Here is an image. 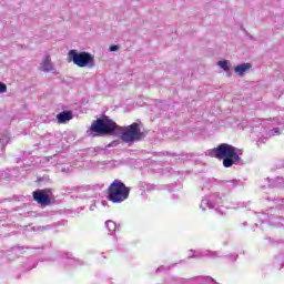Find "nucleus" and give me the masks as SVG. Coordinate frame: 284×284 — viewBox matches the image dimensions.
<instances>
[{"label":"nucleus","mask_w":284,"mask_h":284,"mask_svg":"<svg viewBox=\"0 0 284 284\" xmlns=\"http://www.w3.org/2000/svg\"><path fill=\"white\" fill-rule=\"evenodd\" d=\"M12 250H13V251H14V250H23V246H16V247H13Z\"/></svg>","instance_id":"obj_38"},{"label":"nucleus","mask_w":284,"mask_h":284,"mask_svg":"<svg viewBox=\"0 0 284 284\" xmlns=\"http://www.w3.org/2000/svg\"><path fill=\"white\" fill-rule=\"evenodd\" d=\"M221 205H223V196L220 193H212L207 197L202 199L200 207L202 212H205V210H215V212H219Z\"/></svg>","instance_id":"obj_6"},{"label":"nucleus","mask_w":284,"mask_h":284,"mask_svg":"<svg viewBox=\"0 0 284 284\" xmlns=\"http://www.w3.org/2000/svg\"><path fill=\"white\" fill-rule=\"evenodd\" d=\"M45 181V178H38V183H43Z\"/></svg>","instance_id":"obj_37"},{"label":"nucleus","mask_w":284,"mask_h":284,"mask_svg":"<svg viewBox=\"0 0 284 284\" xmlns=\"http://www.w3.org/2000/svg\"><path fill=\"white\" fill-rule=\"evenodd\" d=\"M119 145V141H112L108 145L104 146V150H109V148H116Z\"/></svg>","instance_id":"obj_29"},{"label":"nucleus","mask_w":284,"mask_h":284,"mask_svg":"<svg viewBox=\"0 0 284 284\" xmlns=\"http://www.w3.org/2000/svg\"><path fill=\"white\" fill-rule=\"evenodd\" d=\"M3 176V171H0V178Z\"/></svg>","instance_id":"obj_43"},{"label":"nucleus","mask_w":284,"mask_h":284,"mask_svg":"<svg viewBox=\"0 0 284 284\" xmlns=\"http://www.w3.org/2000/svg\"><path fill=\"white\" fill-rule=\"evenodd\" d=\"M190 254L192 255H189V258H203V256H207L206 251L201 252V251L191 250Z\"/></svg>","instance_id":"obj_17"},{"label":"nucleus","mask_w":284,"mask_h":284,"mask_svg":"<svg viewBox=\"0 0 284 284\" xmlns=\"http://www.w3.org/2000/svg\"><path fill=\"white\" fill-rule=\"evenodd\" d=\"M244 225H247V222H244Z\"/></svg>","instance_id":"obj_45"},{"label":"nucleus","mask_w":284,"mask_h":284,"mask_svg":"<svg viewBox=\"0 0 284 284\" xmlns=\"http://www.w3.org/2000/svg\"><path fill=\"white\" fill-rule=\"evenodd\" d=\"M268 223H271V225H281V223H284V216L270 217Z\"/></svg>","instance_id":"obj_21"},{"label":"nucleus","mask_w":284,"mask_h":284,"mask_svg":"<svg viewBox=\"0 0 284 284\" xmlns=\"http://www.w3.org/2000/svg\"><path fill=\"white\" fill-rule=\"evenodd\" d=\"M40 70L41 72H51L52 74H59V71L54 67V63H52V59L50 55H44L42 59V62L40 63Z\"/></svg>","instance_id":"obj_9"},{"label":"nucleus","mask_w":284,"mask_h":284,"mask_svg":"<svg viewBox=\"0 0 284 284\" xmlns=\"http://www.w3.org/2000/svg\"><path fill=\"white\" fill-rule=\"evenodd\" d=\"M36 250H45V246H41V247H36Z\"/></svg>","instance_id":"obj_40"},{"label":"nucleus","mask_w":284,"mask_h":284,"mask_svg":"<svg viewBox=\"0 0 284 284\" xmlns=\"http://www.w3.org/2000/svg\"><path fill=\"white\" fill-rule=\"evenodd\" d=\"M22 267L26 270V272H30V270L37 267V264L24 263Z\"/></svg>","instance_id":"obj_27"},{"label":"nucleus","mask_w":284,"mask_h":284,"mask_svg":"<svg viewBox=\"0 0 284 284\" xmlns=\"http://www.w3.org/2000/svg\"><path fill=\"white\" fill-rule=\"evenodd\" d=\"M4 92H8V85L0 81V94H4Z\"/></svg>","instance_id":"obj_28"},{"label":"nucleus","mask_w":284,"mask_h":284,"mask_svg":"<svg viewBox=\"0 0 284 284\" xmlns=\"http://www.w3.org/2000/svg\"><path fill=\"white\" fill-rule=\"evenodd\" d=\"M273 202L275 203L276 210H278V212L284 211V199L277 197V199H274Z\"/></svg>","instance_id":"obj_20"},{"label":"nucleus","mask_w":284,"mask_h":284,"mask_svg":"<svg viewBox=\"0 0 284 284\" xmlns=\"http://www.w3.org/2000/svg\"><path fill=\"white\" fill-rule=\"evenodd\" d=\"M265 239H266V241H268V243L274 244V240H272V237L266 236Z\"/></svg>","instance_id":"obj_36"},{"label":"nucleus","mask_w":284,"mask_h":284,"mask_svg":"<svg viewBox=\"0 0 284 284\" xmlns=\"http://www.w3.org/2000/svg\"><path fill=\"white\" fill-rule=\"evenodd\" d=\"M151 190H154V185L146 184V192H151Z\"/></svg>","instance_id":"obj_34"},{"label":"nucleus","mask_w":284,"mask_h":284,"mask_svg":"<svg viewBox=\"0 0 284 284\" xmlns=\"http://www.w3.org/2000/svg\"><path fill=\"white\" fill-rule=\"evenodd\" d=\"M102 205H108V202L103 201V202H102Z\"/></svg>","instance_id":"obj_42"},{"label":"nucleus","mask_w":284,"mask_h":284,"mask_svg":"<svg viewBox=\"0 0 284 284\" xmlns=\"http://www.w3.org/2000/svg\"><path fill=\"white\" fill-rule=\"evenodd\" d=\"M57 163L54 164L58 172H62L64 174H68L70 172H72V165L68 164V159L61 156V155H58V156H54Z\"/></svg>","instance_id":"obj_10"},{"label":"nucleus","mask_w":284,"mask_h":284,"mask_svg":"<svg viewBox=\"0 0 284 284\" xmlns=\"http://www.w3.org/2000/svg\"><path fill=\"white\" fill-rule=\"evenodd\" d=\"M130 186L121 180H114L108 187V201L111 203H123L130 199Z\"/></svg>","instance_id":"obj_3"},{"label":"nucleus","mask_w":284,"mask_h":284,"mask_svg":"<svg viewBox=\"0 0 284 284\" xmlns=\"http://www.w3.org/2000/svg\"><path fill=\"white\" fill-rule=\"evenodd\" d=\"M186 281L183 277H172L171 278V284H185Z\"/></svg>","instance_id":"obj_26"},{"label":"nucleus","mask_w":284,"mask_h":284,"mask_svg":"<svg viewBox=\"0 0 284 284\" xmlns=\"http://www.w3.org/2000/svg\"><path fill=\"white\" fill-rule=\"evenodd\" d=\"M281 135V129L274 128L268 130V136H278Z\"/></svg>","instance_id":"obj_25"},{"label":"nucleus","mask_w":284,"mask_h":284,"mask_svg":"<svg viewBox=\"0 0 284 284\" xmlns=\"http://www.w3.org/2000/svg\"><path fill=\"white\" fill-rule=\"evenodd\" d=\"M222 184L229 190H234V187H239L241 185V180H224Z\"/></svg>","instance_id":"obj_15"},{"label":"nucleus","mask_w":284,"mask_h":284,"mask_svg":"<svg viewBox=\"0 0 284 284\" xmlns=\"http://www.w3.org/2000/svg\"><path fill=\"white\" fill-rule=\"evenodd\" d=\"M209 156L223 161L224 168H232V165H245L242 160L243 150L229 143H221L216 148L207 151Z\"/></svg>","instance_id":"obj_1"},{"label":"nucleus","mask_w":284,"mask_h":284,"mask_svg":"<svg viewBox=\"0 0 284 284\" xmlns=\"http://www.w3.org/2000/svg\"><path fill=\"white\" fill-rule=\"evenodd\" d=\"M270 216V213L265 214V213H262L261 216H260V220L262 223H265V221H267Z\"/></svg>","instance_id":"obj_31"},{"label":"nucleus","mask_w":284,"mask_h":284,"mask_svg":"<svg viewBox=\"0 0 284 284\" xmlns=\"http://www.w3.org/2000/svg\"><path fill=\"white\" fill-rule=\"evenodd\" d=\"M226 257L230 258V261H236V258H239V255H236L235 257L234 255H227Z\"/></svg>","instance_id":"obj_35"},{"label":"nucleus","mask_w":284,"mask_h":284,"mask_svg":"<svg viewBox=\"0 0 284 284\" xmlns=\"http://www.w3.org/2000/svg\"><path fill=\"white\" fill-rule=\"evenodd\" d=\"M116 130H119V124L108 115H103L91 124L88 132L91 136H114Z\"/></svg>","instance_id":"obj_2"},{"label":"nucleus","mask_w":284,"mask_h":284,"mask_svg":"<svg viewBox=\"0 0 284 284\" xmlns=\"http://www.w3.org/2000/svg\"><path fill=\"white\" fill-rule=\"evenodd\" d=\"M58 143H59L58 141L57 142L51 141L50 145H57Z\"/></svg>","instance_id":"obj_39"},{"label":"nucleus","mask_w":284,"mask_h":284,"mask_svg":"<svg viewBox=\"0 0 284 284\" xmlns=\"http://www.w3.org/2000/svg\"><path fill=\"white\" fill-rule=\"evenodd\" d=\"M165 270H170V266H169V267H166V266H160V267L156 268V273L159 274V272H163V271H165Z\"/></svg>","instance_id":"obj_33"},{"label":"nucleus","mask_w":284,"mask_h":284,"mask_svg":"<svg viewBox=\"0 0 284 284\" xmlns=\"http://www.w3.org/2000/svg\"><path fill=\"white\" fill-rule=\"evenodd\" d=\"M210 258H221V251H206Z\"/></svg>","instance_id":"obj_23"},{"label":"nucleus","mask_w":284,"mask_h":284,"mask_svg":"<svg viewBox=\"0 0 284 284\" xmlns=\"http://www.w3.org/2000/svg\"><path fill=\"white\" fill-rule=\"evenodd\" d=\"M105 227L109 230L110 233V236H114V233L118 232L121 230V225H116V222L112 221V220H108L105 222Z\"/></svg>","instance_id":"obj_13"},{"label":"nucleus","mask_w":284,"mask_h":284,"mask_svg":"<svg viewBox=\"0 0 284 284\" xmlns=\"http://www.w3.org/2000/svg\"><path fill=\"white\" fill-rule=\"evenodd\" d=\"M144 138L145 133L139 128V122H133L126 126L120 136L124 143H136V141H143Z\"/></svg>","instance_id":"obj_5"},{"label":"nucleus","mask_w":284,"mask_h":284,"mask_svg":"<svg viewBox=\"0 0 284 284\" xmlns=\"http://www.w3.org/2000/svg\"><path fill=\"white\" fill-rule=\"evenodd\" d=\"M7 143H10V136L3 135L2 138H0V148H1V150H3L6 148Z\"/></svg>","instance_id":"obj_24"},{"label":"nucleus","mask_w":284,"mask_h":284,"mask_svg":"<svg viewBox=\"0 0 284 284\" xmlns=\"http://www.w3.org/2000/svg\"><path fill=\"white\" fill-rule=\"evenodd\" d=\"M68 59L78 68H94V57L85 51L78 52L72 49L68 53Z\"/></svg>","instance_id":"obj_4"},{"label":"nucleus","mask_w":284,"mask_h":284,"mask_svg":"<svg viewBox=\"0 0 284 284\" xmlns=\"http://www.w3.org/2000/svg\"><path fill=\"white\" fill-rule=\"evenodd\" d=\"M58 258L63 260L64 265H71L72 267H77L78 265H83V261L75 258L74 255L70 252L67 253H54L52 258H49L48 261H58Z\"/></svg>","instance_id":"obj_7"},{"label":"nucleus","mask_w":284,"mask_h":284,"mask_svg":"<svg viewBox=\"0 0 284 284\" xmlns=\"http://www.w3.org/2000/svg\"><path fill=\"white\" fill-rule=\"evenodd\" d=\"M261 143H263V140L257 141V145H261Z\"/></svg>","instance_id":"obj_41"},{"label":"nucleus","mask_w":284,"mask_h":284,"mask_svg":"<svg viewBox=\"0 0 284 284\" xmlns=\"http://www.w3.org/2000/svg\"><path fill=\"white\" fill-rule=\"evenodd\" d=\"M101 152H105V148L95 146V148H89L88 149L89 156H98V154H101Z\"/></svg>","instance_id":"obj_16"},{"label":"nucleus","mask_w":284,"mask_h":284,"mask_svg":"<svg viewBox=\"0 0 284 284\" xmlns=\"http://www.w3.org/2000/svg\"><path fill=\"white\" fill-rule=\"evenodd\" d=\"M268 181V187H284V179L281 176L275 178L274 180H271L267 178Z\"/></svg>","instance_id":"obj_14"},{"label":"nucleus","mask_w":284,"mask_h":284,"mask_svg":"<svg viewBox=\"0 0 284 284\" xmlns=\"http://www.w3.org/2000/svg\"><path fill=\"white\" fill-rule=\"evenodd\" d=\"M216 180L214 179H209L204 182L203 186H202V190L205 191V190H210L212 187V185H214V182Z\"/></svg>","instance_id":"obj_22"},{"label":"nucleus","mask_w":284,"mask_h":284,"mask_svg":"<svg viewBox=\"0 0 284 284\" xmlns=\"http://www.w3.org/2000/svg\"><path fill=\"white\" fill-rule=\"evenodd\" d=\"M52 194V189H38L33 192V201H37L39 205H50V195Z\"/></svg>","instance_id":"obj_8"},{"label":"nucleus","mask_w":284,"mask_h":284,"mask_svg":"<svg viewBox=\"0 0 284 284\" xmlns=\"http://www.w3.org/2000/svg\"><path fill=\"white\" fill-rule=\"evenodd\" d=\"M248 70H252V63L250 62L241 63L234 68V72L237 77H245V72Z\"/></svg>","instance_id":"obj_11"},{"label":"nucleus","mask_w":284,"mask_h":284,"mask_svg":"<svg viewBox=\"0 0 284 284\" xmlns=\"http://www.w3.org/2000/svg\"><path fill=\"white\" fill-rule=\"evenodd\" d=\"M119 49H120L119 44H113L109 48L110 52H119Z\"/></svg>","instance_id":"obj_32"},{"label":"nucleus","mask_w":284,"mask_h":284,"mask_svg":"<svg viewBox=\"0 0 284 284\" xmlns=\"http://www.w3.org/2000/svg\"><path fill=\"white\" fill-rule=\"evenodd\" d=\"M90 210H91V211H93V210H94V207L90 206Z\"/></svg>","instance_id":"obj_44"},{"label":"nucleus","mask_w":284,"mask_h":284,"mask_svg":"<svg viewBox=\"0 0 284 284\" xmlns=\"http://www.w3.org/2000/svg\"><path fill=\"white\" fill-rule=\"evenodd\" d=\"M217 65L224 70V72H227V77H232V73L230 72V65H227V60H220L217 62Z\"/></svg>","instance_id":"obj_18"},{"label":"nucleus","mask_w":284,"mask_h":284,"mask_svg":"<svg viewBox=\"0 0 284 284\" xmlns=\"http://www.w3.org/2000/svg\"><path fill=\"white\" fill-rule=\"evenodd\" d=\"M72 119H74L72 111H62L57 115L58 123H68V121H72Z\"/></svg>","instance_id":"obj_12"},{"label":"nucleus","mask_w":284,"mask_h":284,"mask_svg":"<svg viewBox=\"0 0 284 284\" xmlns=\"http://www.w3.org/2000/svg\"><path fill=\"white\" fill-rule=\"evenodd\" d=\"M104 185L103 184H93L91 186L92 190H94V192L103 190Z\"/></svg>","instance_id":"obj_30"},{"label":"nucleus","mask_w":284,"mask_h":284,"mask_svg":"<svg viewBox=\"0 0 284 284\" xmlns=\"http://www.w3.org/2000/svg\"><path fill=\"white\" fill-rule=\"evenodd\" d=\"M273 121H274L277 125H282V128L284 129V109L281 110L278 116L274 118Z\"/></svg>","instance_id":"obj_19"}]
</instances>
